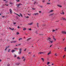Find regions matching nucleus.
<instances>
[{
  "instance_id": "obj_42",
  "label": "nucleus",
  "mask_w": 66,
  "mask_h": 66,
  "mask_svg": "<svg viewBox=\"0 0 66 66\" xmlns=\"http://www.w3.org/2000/svg\"><path fill=\"white\" fill-rule=\"evenodd\" d=\"M14 57H16V55H15Z\"/></svg>"
},
{
  "instance_id": "obj_44",
  "label": "nucleus",
  "mask_w": 66,
  "mask_h": 66,
  "mask_svg": "<svg viewBox=\"0 0 66 66\" xmlns=\"http://www.w3.org/2000/svg\"><path fill=\"white\" fill-rule=\"evenodd\" d=\"M47 3V4H50V3Z\"/></svg>"
},
{
  "instance_id": "obj_16",
  "label": "nucleus",
  "mask_w": 66,
  "mask_h": 66,
  "mask_svg": "<svg viewBox=\"0 0 66 66\" xmlns=\"http://www.w3.org/2000/svg\"><path fill=\"white\" fill-rule=\"evenodd\" d=\"M43 62H44V59L43 58H41Z\"/></svg>"
},
{
  "instance_id": "obj_15",
  "label": "nucleus",
  "mask_w": 66,
  "mask_h": 66,
  "mask_svg": "<svg viewBox=\"0 0 66 66\" xmlns=\"http://www.w3.org/2000/svg\"><path fill=\"white\" fill-rule=\"evenodd\" d=\"M15 51L14 50H13L11 51L12 52H13V53L14 52H15Z\"/></svg>"
},
{
  "instance_id": "obj_38",
  "label": "nucleus",
  "mask_w": 66,
  "mask_h": 66,
  "mask_svg": "<svg viewBox=\"0 0 66 66\" xmlns=\"http://www.w3.org/2000/svg\"><path fill=\"white\" fill-rule=\"evenodd\" d=\"M26 50H27V48H25V50H24V51H26Z\"/></svg>"
},
{
  "instance_id": "obj_57",
  "label": "nucleus",
  "mask_w": 66,
  "mask_h": 66,
  "mask_svg": "<svg viewBox=\"0 0 66 66\" xmlns=\"http://www.w3.org/2000/svg\"><path fill=\"white\" fill-rule=\"evenodd\" d=\"M21 45V44H19L18 45Z\"/></svg>"
},
{
  "instance_id": "obj_17",
  "label": "nucleus",
  "mask_w": 66,
  "mask_h": 66,
  "mask_svg": "<svg viewBox=\"0 0 66 66\" xmlns=\"http://www.w3.org/2000/svg\"><path fill=\"white\" fill-rule=\"evenodd\" d=\"M53 12V10H51L50 11V12Z\"/></svg>"
},
{
  "instance_id": "obj_20",
  "label": "nucleus",
  "mask_w": 66,
  "mask_h": 66,
  "mask_svg": "<svg viewBox=\"0 0 66 66\" xmlns=\"http://www.w3.org/2000/svg\"><path fill=\"white\" fill-rule=\"evenodd\" d=\"M31 38H28L27 39V41H28L29 40H30V39H31Z\"/></svg>"
},
{
  "instance_id": "obj_12",
  "label": "nucleus",
  "mask_w": 66,
  "mask_h": 66,
  "mask_svg": "<svg viewBox=\"0 0 66 66\" xmlns=\"http://www.w3.org/2000/svg\"><path fill=\"white\" fill-rule=\"evenodd\" d=\"M9 29L10 30H14V28H11V27H10Z\"/></svg>"
},
{
  "instance_id": "obj_14",
  "label": "nucleus",
  "mask_w": 66,
  "mask_h": 66,
  "mask_svg": "<svg viewBox=\"0 0 66 66\" xmlns=\"http://www.w3.org/2000/svg\"><path fill=\"white\" fill-rule=\"evenodd\" d=\"M20 16L21 17H23V16H22V15L21 14V13H20Z\"/></svg>"
},
{
  "instance_id": "obj_48",
  "label": "nucleus",
  "mask_w": 66,
  "mask_h": 66,
  "mask_svg": "<svg viewBox=\"0 0 66 66\" xmlns=\"http://www.w3.org/2000/svg\"><path fill=\"white\" fill-rule=\"evenodd\" d=\"M42 2H45V1L44 0Z\"/></svg>"
},
{
  "instance_id": "obj_63",
  "label": "nucleus",
  "mask_w": 66,
  "mask_h": 66,
  "mask_svg": "<svg viewBox=\"0 0 66 66\" xmlns=\"http://www.w3.org/2000/svg\"><path fill=\"white\" fill-rule=\"evenodd\" d=\"M1 13H0V16H1Z\"/></svg>"
},
{
  "instance_id": "obj_19",
  "label": "nucleus",
  "mask_w": 66,
  "mask_h": 66,
  "mask_svg": "<svg viewBox=\"0 0 66 66\" xmlns=\"http://www.w3.org/2000/svg\"><path fill=\"white\" fill-rule=\"evenodd\" d=\"M4 1H5V3H7V2H8L7 1H5V0H4Z\"/></svg>"
},
{
  "instance_id": "obj_46",
  "label": "nucleus",
  "mask_w": 66,
  "mask_h": 66,
  "mask_svg": "<svg viewBox=\"0 0 66 66\" xmlns=\"http://www.w3.org/2000/svg\"><path fill=\"white\" fill-rule=\"evenodd\" d=\"M14 49L16 50V49H18V48H14Z\"/></svg>"
},
{
  "instance_id": "obj_28",
  "label": "nucleus",
  "mask_w": 66,
  "mask_h": 66,
  "mask_svg": "<svg viewBox=\"0 0 66 66\" xmlns=\"http://www.w3.org/2000/svg\"><path fill=\"white\" fill-rule=\"evenodd\" d=\"M26 59H25V58H24V59L23 60V61L24 62H25V60H26Z\"/></svg>"
},
{
  "instance_id": "obj_9",
  "label": "nucleus",
  "mask_w": 66,
  "mask_h": 66,
  "mask_svg": "<svg viewBox=\"0 0 66 66\" xmlns=\"http://www.w3.org/2000/svg\"><path fill=\"white\" fill-rule=\"evenodd\" d=\"M22 5V4H19L18 5H17L18 6V7H19V5Z\"/></svg>"
},
{
  "instance_id": "obj_13",
  "label": "nucleus",
  "mask_w": 66,
  "mask_h": 66,
  "mask_svg": "<svg viewBox=\"0 0 66 66\" xmlns=\"http://www.w3.org/2000/svg\"><path fill=\"white\" fill-rule=\"evenodd\" d=\"M13 42H14V43H17V41L16 40H15L13 41Z\"/></svg>"
},
{
  "instance_id": "obj_60",
  "label": "nucleus",
  "mask_w": 66,
  "mask_h": 66,
  "mask_svg": "<svg viewBox=\"0 0 66 66\" xmlns=\"http://www.w3.org/2000/svg\"><path fill=\"white\" fill-rule=\"evenodd\" d=\"M48 0V2H50V0Z\"/></svg>"
},
{
  "instance_id": "obj_32",
  "label": "nucleus",
  "mask_w": 66,
  "mask_h": 66,
  "mask_svg": "<svg viewBox=\"0 0 66 66\" xmlns=\"http://www.w3.org/2000/svg\"><path fill=\"white\" fill-rule=\"evenodd\" d=\"M17 2H19V0H16Z\"/></svg>"
},
{
  "instance_id": "obj_27",
  "label": "nucleus",
  "mask_w": 66,
  "mask_h": 66,
  "mask_svg": "<svg viewBox=\"0 0 66 66\" xmlns=\"http://www.w3.org/2000/svg\"><path fill=\"white\" fill-rule=\"evenodd\" d=\"M21 39H22V38H20L19 39V40H21Z\"/></svg>"
},
{
  "instance_id": "obj_6",
  "label": "nucleus",
  "mask_w": 66,
  "mask_h": 66,
  "mask_svg": "<svg viewBox=\"0 0 66 66\" xmlns=\"http://www.w3.org/2000/svg\"><path fill=\"white\" fill-rule=\"evenodd\" d=\"M42 53L43 54H44V53H45V52H39V53L38 54H42Z\"/></svg>"
},
{
  "instance_id": "obj_21",
  "label": "nucleus",
  "mask_w": 66,
  "mask_h": 66,
  "mask_svg": "<svg viewBox=\"0 0 66 66\" xmlns=\"http://www.w3.org/2000/svg\"><path fill=\"white\" fill-rule=\"evenodd\" d=\"M51 54V53L50 52V53H48V54H47V55H50V54Z\"/></svg>"
},
{
  "instance_id": "obj_36",
  "label": "nucleus",
  "mask_w": 66,
  "mask_h": 66,
  "mask_svg": "<svg viewBox=\"0 0 66 66\" xmlns=\"http://www.w3.org/2000/svg\"><path fill=\"white\" fill-rule=\"evenodd\" d=\"M65 57V55H64V56H63V58H64Z\"/></svg>"
},
{
  "instance_id": "obj_1",
  "label": "nucleus",
  "mask_w": 66,
  "mask_h": 66,
  "mask_svg": "<svg viewBox=\"0 0 66 66\" xmlns=\"http://www.w3.org/2000/svg\"><path fill=\"white\" fill-rule=\"evenodd\" d=\"M48 40L49 42H50V43H53V41L50 40H51V38L50 37H48V38L47 39Z\"/></svg>"
},
{
  "instance_id": "obj_52",
  "label": "nucleus",
  "mask_w": 66,
  "mask_h": 66,
  "mask_svg": "<svg viewBox=\"0 0 66 66\" xmlns=\"http://www.w3.org/2000/svg\"><path fill=\"white\" fill-rule=\"evenodd\" d=\"M52 46V45H50V47H51Z\"/></svg>"
},
{
  "instance_id": "obj_58",
  "label": "nucleus",
  "mask_w": 66,
  "mask_h": 66,
  "mask_svg": "<svg viewBox=\"0 0 66 66\" xmlns=\"http://www.w3.org/2000/svg\"><path fill=\"white\" fill-rule=\"evenodd\" d=\"M2 17L3 18H4V16H3Z\"/></svg>"
},
{
  "instance_id": "obj_18",
  "label": "nucleus",
  "mask_w": 66,
  "mask_h": 66,
  "mask_svg": "<svg viewBox=\"0 0 66 66\" xmlns=\"http://www.w3.org/2000/svg\"><path fill=\"white\" fill-rule=\"evenodd\" d=\"M15 14H16V15H17L19 17H20V15H19L18 14L15 13Z\"/></svg>"
},
{
  "instance_id": "obj_7",
  "label": "nucleus",
  "mask_w": 66,
  "mask_h": 66,
  "mask_svg": "<svg viewBox=\"0 0 66 66\" xmlns=\"http://www.w3.org/2000/svg\"><path fill=\"white\" fill-rule=\"evenodd\" d=\"M33 24V22H32L31 23H28V24L29 25H32V24Z\"/></svg>"
},
{
  "instance_id": "obj_40",
  "label": "nucleus",
  "mask_w": 66,
  "mask_h": 66,
  "mask_svg": "<svg viewBox=\"0 0 66 66\" xmlns=\"http://www.w3.org/2000/svg\"><path fill=\"white\" fill-rule=\"evenodd\" d=\"M16 24V22L14 23V24Z\"/></svg>"
},
{
  "instance_id": "obj_3",
  "label": "nucleus",
  "mask_w": 66,
  "mask_h": 66,
  "mask_svg": "<svg viewBox=\"0 0 66 66\" xmlns=\"http://www.w3.org/2000/svg\"><path fill=\"white\" fill-rule=\"evenodd\" d=\"M34 15H35V16H37V15H38V13H34L33 14Z\"/></svg>"
},
{
  "instance_id": "obj_30",
  "label": "nucleus",
  "mask_w": 66,
  "mask_h": 66,
  "mask_svg": "<svg viewBox=\"0 0 66 66\" xmlns=\"http://www.w3.org/2000/svg\"><path fill=\"white\" fill-rule=\"evenodd\" d=\"M49 64H50V62H47V65H49Z\"/></svg>"
},
{
  "instance_id": "obj_54",
  "label": "nucleus",
  "mask_w": 66,
  "mask_h": 66,
  "mask_svg": "<svg viewBox=\"0 0 66 66\" xmlns=\"http://www.w3.org/2000/svg\"><path fill=\"white\" fill-rule=\"evenodd\" d=\"M30 53H30V52L28 53L29 54H30Z\"/></svg>"
},
{
  "instance_id": "obj_10",
  "label": "nucleus",
  "mask_w": 66,
  "mask_h": 66,
  "mask_svg": "<svg viewBox=\"0 0 66 66\" xmlns=\"http://www.w3.org/2000/svg\"><path fill=\"white\" fill-rule=\"evenodd\" d=\"M23 30L24 31H26V29L25 28H23Z\"/></svg>"
},
{
  "instance_id": "obj_29",
  "label": "nucleus",
  "mask_w": 66,
  "mask_h": 66,
  "mask_svg": "<svg viewBox=\"0 0 66 66\" xmlns=\"http://www.w3.org/2000/svg\"><path fill=\"white\" fill-rule=\"evenodd\" d=\"M66 51V47H65L64 48V51Z\"/></svg>"
},
{
  "instance_id": "obj_51",
  "label": "nucleus",
  "mask_w": 66,
  "mask_h": 66,
  "mask_svg": "<svg viewBox=\"0 0 66 66\" xmlns=\"http://www.w3.org/2000/svg\"><path fill=\"white\" fill-rule=\"evenodd\" d=\"M7 49V48H6H6L5 49V51H6V50Z\"/></svg>"
},
{
  "instance_id": "obj_4",
  "label": "nucleus",
  "mask_w": 66,
  "mask_h": 66,
  "mask_svg": "<svg viewBox=\"0 0 66 66\" xmlns=\"http://www.w3.org/2000/svg\"><path fill=\"white\" fill-rule=\"evenodd\" d=\"M21 50H22V49H21V48L20 49V51H19V54H21V51H22Z\"/></svg>"
},
{
  "instance_id": "obj_34",
  "label": "nucleus",
  "mask_w": 66,
  "mask_h": 66,
  "mask_svg": "<svg viewBox=\"0 0 66 66\" xmlns=\"http://www.w3.org/2000/svg\"><path fill=\"white\" fill-rule=\"evenodd\" d=\"M56 31V30L53 29V32H54V31Z\"/></svg>"
},
{
  "instance_id": "obj_5",
  "label": "nucleus",
  "mask_w": 66,
  "mask_h": 66,
  "mask_svg": "<svg viewBox=\"0 0 66 66\" xmlns=\"http://www.w3.org/2000/svg\"><path fill=\"white\" fill-rule=\"evenodd\" d=\"M9 11H10V14H12V13H13V12H12V10L11 9H9Z\"/></svg>"
},
{
  "instance_id": "obj_59",
  "label": "nucleus",
  "mask_w": 66,
  "mask_h": 66,
  "mask_svg": "<svg viewBox=\"0 0 66 66\" xmlns=\"http://www.w3.org/2000/svg\"><path fill=\"white\" fill-rule=\"evenodd\" d=\"M52 65H53V64L52 63Z\"/></svg>"
},
{
  "instance_id": "obj_8",
  "label": "nucleus",
  "mask_w": 66,
  "mask_h": 66,
  "mask_svg": "<svg viewBox=\"0 0 66 66\" xmlns=\"http://www.w3.org/2000/svg\"><path fill=\"white\" fill-rule=\"evenodd\" d=\"M62 33L63 34H66V32L64 31H62Z\"/></svg>"
},
{
  "instance_id": "obj_64",
  "label": "nucleus",
  "mask_w": 66,
  "mask_h": 66,
  "mask_svg": "<svg viewBox=\"0 0 66 66\" xmlns=\"http://www.w3.org/2000/svg\"><path fill=\"white\" fill-rule=\"evenodd\" d=\"M35 32H36V33L37 32V31H36Z\"/></svg>"
},
{
  "instance_id": "obj_25",
  "label": "nucleus",
  "mask_w": 66,
  "mask_h": 66,
  "mask_svg": "<svg viewBox=\"0 0 66 66\" xmlns=\"http://www.w3.org/2000/svg\"><path fill=\"white\" fill-rule=\"evenodd\" d=\"M55 56H57V54L56 53L55 54Z\"/></svg>"
},
{
  "instance_id": "obj_39",
  "label": "nucleus",
  "mask_w": 66,
  "mask_h": 66,
  "mask_svg": "<svg viewBox=\"0 0 66 66\" xmlns=\"http://www.w3.org/2000/svg\"><path fill=\"white\" fill-rule=\"evenodd\" d=\"M38 23H37V26L38 27Z\"/></svg>"
},
{
  "instance_id": "obj_24",
  "label": "nucleus",
  "mask_w": 66,
  "mask_h": 66,
  "mask_svg": "<svg viewBox=\"0 0 66 66\" xmlns=\"http://www.w3.org/2000/svg\"><path fill=\"white\" fill-rule=\"evenodd\" d=\"M17 35H18L19 34V32H17L16 33Z\"/></svg>"
},
{
  "instance_id": "obj_23",
  "label": "nucleus",
  "mask_w": 66,
  "mask_h": 66,
  "mask_svg": "<svg viewBox=\"0 0 66 66\" xmlns=\"http://www.w3.org/2000/svg\"><path fill=\"white\" fill-rule=\"evenodd\" d=\"M10 50H11V49H9L8 50V52H10Z\"/></svg>"
},
{
  "instance_id": "obj_45",
  "label": "nucleus",
  "mask_w": 66,
  "mask_h": 66,
  "mask_svg": "<svg viewBox=\"0 0 66 66\" xmlns=\"http://www.w3.org/2000/svg\"><path fill=\"white\" fill-rule=\"evenodd\" d=\"M6 5V6H9V5L8 4L6 5V4H5Z\"/></svg>"
},
{
  "instance_id": "obj_31",
  "label": "nucleus",
  "mask_w": 66,
  "mask_h": 66,
  "mask_svg": "<svg viewBox=\"0 0 66 66\" xmlns=\"http://www.w3.org/2000/svg\"><path fill=\"white\" fill-rule=\"evenodd\" d=\"M9 47H10V46H7L6 47V48H9Z\"/></svg>"
},
{
  "instance_id": "obj_62",
  "label": "nucleus",
  "mask_w": 66,
  "mask_h": 66,
  "mask_svg": "<svg viewBox=\"0 0 66 66\" xmlns=\"http://www.w3.org/2000/svg\"><path fill=\"white\" fill-rule=\"evenodd\" d=\"M53 15V14H50V15Z\"/></svg>"
},
{
  "instance_id": "obj_26",
  "label": "nucleus",
  "mask_w": 66,
  "mask_h": 66,
  "mask_svg": "<svg viewBox=\"0 0 66 66\" xmlns=\"http://www.w3.org/2000/svg\"><path fill=\"white\" fill-rule=\"evenodd\" d=\"M53 39L55 40V41H56V39L54 38H53Z\"/></svg>"
},
{
  "instance_id": "obj_41",
  "label": "nucleus",
  "mask_w": 66,
  "mask_h": 66,
  "mask_svg": "<svg viewBox=\"0 0 66 66\" xmlns=\"http://www.w3.org/2000/svg\"><path fill=\"white\" fill-rule=\"evenodd\" d=\"M18 29H19V28H20V27H19V26H18Z\"/></svg>"
},
{
  "instance_id": "obj_43",
  "label": "nucleus",
  "mask_w": 66,
  "mask_h": 66,
  "mask_svg": "<svg viewBox=\"0 0 66 66\" xmlns=\"http://www.w3.org/2000/svg\"><path fill=\"white\" fill-rule=\"evenodd\" d=\"M26 18H29V17L27 16V17H26Z\"/></svg>"
},
{
  "instance_id": "obj_53",
  "label": "nucleus",
  "mask_w": 66,
  "mask_h": 66,
  "mask_svg": "<svg viewBox=\"0 0 66 66\" xmlns=\"http://www.w3.org/2000/svg\"><path fill=\"white\" fill-rule=\"evenodd\" d=\"M64 39H65V38H64V39H63V41H64Z\"/></svg>"
},
{
  "instance_id": "obj_49",
  "label": "nucleus",
  "mask_w": 66,
  "mask_h": 66,
  "mask_svg": "<svg viewBox=\"0 0 66 66\" xmlns=\"http://www.w3.org/2000/svg\"><path fill=\"white\" fill-rule=\"evenodd\" d=\"M39 13H41L42 12L40 11H39Z\"/></svg>"
},
{
  "instance_id": "obj_50",
  "label": "nucleus",
  "mask_w": 66,
  "mask_h": 66,
  "mask_svg": "<svg viewBox=\"0 0 66 66\" xmlns=\"http://www.w3.org/2000/svg\"><path fill=\"white\" fill-rule=\"evenodd\" d=\"M16 65H19V63H16Z\"/></svg>"
},
{
  "instance_id": "obj_37",
  "label": "nucleus",
  "mask_w": 66,
  "mask_h": 66,
  "mask_svg": "<svg viewBox=\"0 0 66 66\" xmlns=\"http://www.w3.org/2000/svg\"><path fill=\"white\" fill-rule=\"evenodd\" d=\"M24 56H23L22 57V59H24Z\"/></svg>"
},
{
  "instance_id": "obj_61",
  "label": "nucleus",
  "mask_w": 66,
  "mask_h": 66,
  "mask_svg": "<svg viewBox=\"0 0 66 66\" xmlns=\"http://www.w3.org/2000/svg\"><path fill=\"white\" fill-rule=\"evenodd\" d=\"M32 9H33V10H35V9L32 8Z\"/></svg>"
},
{
  "instance_id": "obj_22",
  "label": "nucleus",
  "mask_w": 66,
  "mask_h": 66,
  "mask_svg": "<svg viewBox=\"0 0 66 66\" xmlns=\"http://www.w3.org/2000/svg\"><path fill=\"white\" fill-rule=\"evenodd\" d=\"M17 59L18 60H20V57H17Z\"/></svg>"
},
{
  "instance_id": "obj_11",
  "label": "nucleus",
  "mask_w": 66,
  "mask_h": 66,
  "mask_svg": "<svg viewBox=\"0 0 66 66\" xmlns=\"http://www.w3.org/2000/svg\"><path fill=\"white\" fill-rule=\"evenodd\" d=\"M57 6L59 7H61L62 6L60 5H57Z\"/></svg>"
},
{
  "instance_id": "obj_56",
  "label": "nucleus",
  "mask_w": 66,
  "mask_h": 66,
  "mask_svg": "<svg viewBox=\"0 0 66 66\" xmlns=\"http://www.w3.org/2000/svg\"><path fill=\"white\" fill-rule=\"evenodd\" d=\"M2 61L1 59H0V62H1Z\"/></svg>"
},
{
  "instance_id": "obj_33",
  "label": "nucleus",
  "mask_w": 66,
  "mask_h": 66,
  "mask_svg": "<svg viewBox=\"0 0 66 66\" xmlns=\"http://www.w3.org/2000/svg\"><path fill=\"white\" fill-rule=\"evenodd\" d=\"M11 43H14V41H12V42H11Z\"/></svg>"
},
{
  "instance_id": "obj_47",
  "label": "nucleus",
  "mask_w": 66,
  "mask_h": 66,
  "mask_svg": "<svg viewBox=\"0 0 66 66\" xmlns=\"http://www.w3.org/2000/svg\"><path fill=\"white\" fill-rule=\"evenodd\" d=\"M10 64H8L7 65V66H10Z\"/></svg>"
},
{
  "instance_id": "obj_2",
  "label": "nucleus",
  "mask_w": 66,
  "mask_h": 66,
  "mask_svg": "<svg viewBox=\"0 0 66 66\" xmlns=\"http://www.w3.org/2000/svg\"><path fill=\"white\" fill-rule=\"evenodd\" d=\"M61 14H62V15H64V12H63V11H61V13H60Z\"/></svg>"
},
{
  "instance_id": "obj_35",
  "label": "nucleus",
  "mask_w": 66,
  "mask_h": 66,
  "mask_svg": "<svg viewBox=\"0 0 66 66\" xmlns=\"http://www.w3.org/2000/svg\"><path fill=\"white\" fill-rule=\"evenodd\" d=\"M28 30L30 31H31V28H29L28 29Z\"/></svg>"
},
{
  "instance_id": "obj_55",
  "label": "nucleus",
  "mask_w": 66,
  "mask_h": 66,
  "mask_svg": "<svg viewBox=\"0 0 66 66\" xmlns=\"http://www.w3.org/2000/svg\"><path fill=\"white\" fill-rule=\"evenodd\" d=\"M15 39V38H13V39Z\"/></svg>"
}]
</instances>
